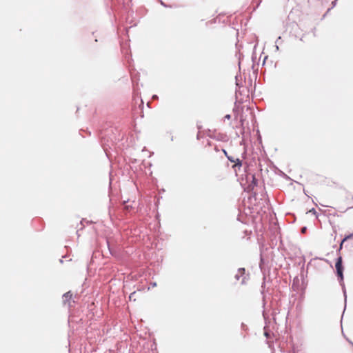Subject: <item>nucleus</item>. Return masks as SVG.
I'll return each instance as SVG.
<instances>
[{
    "label": "nucleus",
    "mask_w": 353,
    "mask_h": 353,
    "mask_svg": "<svg viewBox=\"0 0 353 353\" xmlns=\"http://www.w3.org/2000/svg\"><path fill=\"white\" fill-rule=\"evenodd\" d=\"M353 238V232L349 235H347L343 239V241H341V244H340V247H339V249H342V247H343V244L344 243V241L350 239H352Z\"/></svg>",
    "instance_id": "7ed1b4c3"
},
{
    "label": "nucleus",
    "mask_w": 353,
    "mask_h": 353,
    "mask_svg": "<svg viewBox=\"0 0 353 353\" xmlns=\"http://www.w3.org/2000/svg\"><path fill=\"white\" fill-rule=\"evenodd\" d=\"M239 272H240L242 274H244V272H245V270H244L243 268H242V269H239Z\"/></svg>",
    "instance_id": "39448f33"
},
{
    "label": "nucleus",
    "mask_w": 353,
    "mask_h": 353,
    "mask_svg": "<svg viewBox=\"0 0 353 353\" xmlns=\"http://www.w3.org/2000/svg\"><path fill=\"white\" fill-rule=\"evenodd\" d=\"M305 230H306V228H302V232H305Z\"/></svg>",
    "instance_id": "0eeeda50"
},
{
    "label": "nucleus",
    "mask_w": 353,
    "mask_h": 353,
    "mask_svg": "<svg viewBox=\"0 0 353 353\" xmlns=\"http://www.w3.org/2000/svg\"><path fill=\"white\" fill-rule=\"evenodd\" d=\"M71 297H72V294L70 292H67V293L64 294V295H63V301H67L69 299H70Z\"/></svg>",
    "instance_id": "20e7f679"
},
{
    "label": "nucleus",
    "mask_w": 353,
    "mask_h": 353,
    "mask_svg": "<svg viewBox=\"0 0 353 353\" xmlns=\"http://www.w3.org/2000/svg\"><path fill=\"white\" fill-rule=\"evenodd\" d=\"M225 118L227 119H230V114H227L225 116Z\"/></svg>",
    "instance_id": "423d86ee"
},
{
    "label": "nucleus",
    "mask_w": 353,
    "mask_h": 353,
    "mask_svg": "<svg viewBox=\"0 0 353 353\" xmlns=\"http://www.w3.org/2000/svg\"><path fill=\"white\" fill-rule=\"evenodd\" d=\"M342 262H343L342 257L339 256V257H338L336 264H335L336 274L341 281L343 280V267L342 265Z\"/></svg>",
    "instance_id": "f257e3e1"
},
{
    "label": "nucleus",
    "mask_w": 353,
    "mask_h": 353,
    "mask_svg": "<svg viewBox=\"0 0 353 353\" xmlns=\"http://www.w3.org/2000/svg\"><path fill=\"white\" fill-rule=\"evenodd\" d=\"M134 293H132V294H131L130 295V299H132V296L134 295Z\"/></svg>",
    "instance_id": "6e6552de"
},
{
    "label": "nucleus",
    "mask_w": 353,
    "mask_h": 353,
    "mask_svg": "<svg viewBox=\"0 0 353 353\" xmlns=\"http://www.w3.org/2000/svg\"><path fill=\"white\" fill-rule=\"evenodd\" d=\"M224 154L228 157V160L231 162L234 163L235 164L232 166L233 168H235L236 166H239V168L242 165V162L239 158H234L233 157L228 156V154L225 150H223Z\"/></svg>",
    "instance_id": "f03ea898"
}]
</instances>
